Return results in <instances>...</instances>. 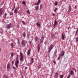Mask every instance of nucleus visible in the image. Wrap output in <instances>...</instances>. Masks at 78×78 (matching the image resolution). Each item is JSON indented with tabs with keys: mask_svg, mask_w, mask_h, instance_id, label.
I'll return each instance as SVG.
<instances>
[{
	"mask_svg": "<svg viewBox=\"0 0 78 78\" xmlns=\"http://www.w3.org/2000/svg\"><path fill=\"white\" fill-rule=\"evenodd\" d=\"M15 8H16V6H14L13 8H15Z\"/></svg>",
	"mask_w": 78,
	"mask_h": 78,
	"instance_id": "63",
	"label": "nucleus"
},
{
	"mask_svg": "<svg viewBox=\"0 0 78 78\" xmlns=\"http://www.w3.org/2000/svg\"><path fill=\"white\" fill-rule=\"evenodd\" d=\"M27 14H30V11L29 10H27Z\"/></svg>",
	"mask_w": 78,
	"mask_h": 78,
	"instance_id": "31",
	"label": "nucleus"
},
{
	"mask_svg": "<svg viewBox=\"0 0 78 78\" xmlns=\"http://www.w3.org/2000/svg\"><path fill=\"white\" fill-rule=\"evenodd\" d=\"M14 9H15V8H13L12 9V11H14Z\"/></svg>",
	"mask_w": 78,
	"mask_h": 78,
	"instance_id": "58",
	"label": "nucleus"
},
{
	"mask_svg": "<svg viewBox=\"0 0 78 78\" xmlns=\"http://www.w3.org/2000/svg\"><path fill=\"white\" fill-rule=\"evenodd\" d=\"M4 3V2H3L1 4H0V5H3V4Z\"/></svg>",
	"mask_w": 78,
	"mask_h": 78,
	"instance_id": "52",
	"label": "nucleus"
},
{
	"mask_svg": "<svg viewBox=\"0 0 78 78\" xmlns=\"http://www.w3.org/2000/svg\"><path fill=\"white\" fill-rule=\"evenodd\" d=\"M58 73H55V78H58Z\"/></svg>",
	"mask_w": 78,
	"mask_h": 78,
	"instance_id": "13",
	"label": "nucleus"
},
{
	"mask_svg": "<svg viewBox=\"0 0 78 78\" xmlns=\"http://www.w3.org/2000/svg\"><path fill=\"white\" fill-rule=\"evenodd\" d=\"M44 36H42L41 39H40L39 44H38L37 46L38 52H39V51L40 50V48L41 47V44H42L43 41H44Z\"/></svg>",
	"mask_w": 78,
	"mask_h": 78,
	"instance_id": "1",
	"label": "nucleus"
},
{
	"mask_svg": "<svg viewBox=\"0 0 78 78\" xmlns=\"http://www.w3.org/2000/svg\"><path fill=\"white\" fill-rule=\"evenodd\" d=\"M70 76H68L67 77V78H70Z\"/></svg>",
	"mask_w": 78,
	"mask_h": 78,
	"instance_id": "54",
	"label": "nucleus"
},
{
	"mask_svg": "<svg viewBox=\"0 0 78 78\" xmlns=\"http://www.w3.org/2000/svg\"><path fill=\"white\" fill-rule=\"evenodd\" d=\"M40 9H42V4H41L40 6Z\"/></svg>",
	"mask_w": 78,
	"mask_h": 78,
	"instance_id": "47",
	"label": "nucleus"
},
{
	"mask_svg": "<svg viewBox=\"0 0 78 78\" xmlns=\"http://www.w3.org/2000/svg\"><path fill=\"white\" fill-rule=\"evenodd\" d=\"M36 25L39 27V28H41V24L39 23H37Z\"/></svg>",
	"mask_w": 78,
	"mask_h": 78,
	"instance_id": "11",
	"label": "nucleus"
},
{
	"mask_svg": "<svg viewBox=\"0 0 78 78\" xmlns=\"http://www.w3.org/2000/svg\"><path fill=\"white\" fill-rule=\"evenodd\" d=\"M78 34H76V33L75 36V37L76 36V35Z\"/></svg>",
	"mask_w": 78,
	"mask_h": 78,
	"instance_id": "56",
	"label": "nucleus"
},
{
	"mask_svg": "<svg viewBox=\"0 0 78 78\" xmlns=\"http://www.w3.org/2000/svg\"><path fill=\"white\" fill-rule=\"evenodd\" d=\"M1 33V34H2L3 33V30H2L1 31H0Z\"/></svg>",
	"mask_w": 78,
	"mask_h": 78,
	"instance_id": "43",
	"label": "nucleus"
},
{
	"mask_svg": "<svg viewBox=\"0 0 78 78\" xmlns=\"http://www.w3.org/2000/svg\"><path fill=\"white\" fill-rule=\"evenodd\" d=\"M77 6H76H76H75V9H76V7H77Z\"/></svg>",
	"mask_w": 78,
	"mask_h": 78,
	"instance_id": "55",
	"label": "nucleus"
},
{
	"mask_svg": "<svg viewBox=\"0 0 78 78\" xmlns=\"http://www.w3.org/2000/svg\"><path fill=\"white\" fill-rule=\"evenodd\" d=\"M14 12L15 14H17L18 13V11L17 10V9H15L14 10Z\"/></svg>",
	"mask_w": 78,
	"mask_h": 78,
	"instance_id": "15",
	"label": "nucleus"
},
{
	"mask_svg": "<svg viewBox=\"0 0 78 78\" xmlns=\"http://www.w3.org/2000/svg\"><path fill=\"white\" fill-rule=\"evenodd\" d=\"M6 16H7V14H6V13L4 15V16H3L4 18H6Z\"/></svg>",
	"mask_w": 78,
	"mask_h": 78,
	"instance_id": "25",
	"label": "nucleus"
},
{
	"mask_svg": "<svg viewBox=\"0 0 78 78\" xmlns=\"http://www.w3.org/2000/svg\"><path fill=\"white\" fill-rule=\"evenodd\" d=\"M12 68L14 69H16V67L14 66H13Z\"/></svg>",
	"mask_w": 78,
	"mask_h": 78,
	"instance_id": "45",
	"label": "nucleus"
},
{
	"mask_svg": "<svg viewBox=\"0 0 78 78\" xmlns=\"http://www.w3.org/2000/svg\"><path fill=\"white\" fill-rule=\"evenodd\" d=\"M47 41H46L45 42H44V44H45V45H47V44H47Z\"/></svg>",
	"mask_w": 78,
	"mask_h": 78,
	"instance_id": "48",
	"label": "nucleus"
},
{
	"mask_svg": "<svg viewBox=\"0 0 78 78\" xmlns=\"http://www.w3.org/2000/svg\"><path fill=\"white\" fill-rule=\"evenodd\" d=\"M34 62V59L33 58H32L30 61V64L31 65V64H32Z\"/></svg>",
	"mask_w": 78,
	"mask_h": 78,
	"instance_id": "12",
	"label": "nucleus"
},
{
	"mask_svg": "<svg viewBox=\"0 0 78 78\" xmlns=\"http://www.w3.org/2000/svg\"><path fill=\"white\" fill-rule=\"evenodd\" d=\"M41 2V0H38L37 2H39L40 3V2Z\"/></svg>",
	"mask_w": 78,
	"mask_h": 78,
	"instance_id": "50",
	"label": "nucleus"
},
{
	"mask_svg": "<svg viewBox=\"0 0 78 78\" xmlns=\"http://www.w3.org/2000/svg\"><path fill=\"white\" fill-rule=\"evenodd\" d=\"M12 24L11 23H10L9 24L7 25L6 26V28H7V29H9L10 28H12Z\"/></svg>",
	"mask_w": 78,
	"mask_h": 78,
	"instance_id": "4",
	"label": "nucleus"
},
{
	"mask_svg": "<svg viewBox=\"0 0 78 78\" xmlns=\"http://www.w3.org/2000/svg\"><path fill=\"white\" fill-rule=\"evenodd\" d=\"M2 12H3V10L0 9V16H1L2 14Z\"/></svg>",
	"mask_w": 78,
	"mask_h": 78,
	"instance_id": "21",
	"label": "nucleus"
},
{
	"mask_svg": "<svg viewBox=\"0 0 78 78\" xmlns=\"http://www.w3.org/2000/svg\"><path fill=\"white\" fill-rule=\"evenodd\" d=\"M64 54H65V51H62L60 53V54H59V56H63L64 55Z\"/></svg>",
	"mask_w": 78,
	"mask_h": 78,
	"instance_id": "9",
	"label": "nucleus"
},
{
	"mask_svg": "<svg viewBox=\"0 0 78 78\" xmlns=\"http://www.w3.org/2000/svg\"><path fill=\"white\" fill-rule=\"evenodd\" d=\"M23 56L20 57V61H22L23 62Z\"/></svg>",
	"mask_w": 78,
	"mask_h": 78,
	"instance_id": "17",
	"label": "nucleus"
},
{
	"mask_svg": "<svg viewBox=\"0 0 78 78\" xmlns=\"http://www.w3.org/2000/svg\"><path fill=\"white\" fill-rule=\"evenodd\" d=\"M55 47V46L54 45L52 44H51L50 46L48 48V52H49L50 53V51H51V50L53 48V47Z\"/></svg>",
	"mask_w": 78,
	"mask_h": 78,
	"instance_id": "2",
	"label": "nucleus"
},
{
	"mask_svg": "<svg viewBox=\"0 0 78 78\" xmlns=\"http://www.w3.org/2000/svg\"><path fill=\"white\" fill-rule=\"evenodd\" d=\"M61 55H59V56L58 58V60H59V59H60V57H61Z\"/></svg>",
	"mask_w": 78,
	"mask_h": 78,
	"instance_id": "40",
	"label": "nucleus"
},
{
	"mask_svg": "<svg viewBox=\"0 0 78 78\" xmlns=\"http://www.w3.org/2000/svg\"><path fill=\"white\" fill-rule=\"evenodd\" d=\"M56 56V52H55L53 54V58H55V57Z\"/></svg>",
	"mask_w": 78,
	"mask_h": 78,
	"instance_id": "19",
	"label": "nucleus"
},
{
	"mask_svg": "<svg viewBox=\"0 0 78 78\" xmlns=\"http://www.w3.org/2000/svg\"><path fill=\"white\" fill-rule=\"evenodd\" d=\"M40 39L37 36H36L35 37V42H37Z\"/></svg>",
	"mask_w": 78,
	"mask_h": 78,
	"instance_id": "10",
	"label": "nucleus"
},
{
	"mask_svg": "<svg viewBox=\"0 0 78 78\" xmlns=\"http://www.w3.org/2000/svg\"><path fill=\"white\" fill-rule=\"evenodd\" d=\"M72 69H73V70H75V69L74 68H72Z\"/></svg>",
	"mask_w": 78,
	"mask_h": 78,
	"instance_id": "60",
	"label": "nucleus"
},
{
	"mask_svg": "<svg viewBox=\"0 0 78 78\" xmlns=\"http://www.w3.org/2000/svg\"><path fill=\"white\" fill-rule=\"evenodd\" d=\"M9 16H12V15H13V13H12V12H10L9 13Z\"/></svg>",
	"mask_w": 78,
	"mask_h": 78,
	"instance_id": "35",
	"label": "nucleus"
},
{
	"mask_svg": "<svg viewBox=\"0 0 78 78\" xmlns=\"http://www.w3.org/2000/svg\"><path fill=\"white\" fill-rule=\"evenodd\" d=\"M62 2H66V0H62Z\"/></svg>",
	"mask_w": 78,
	"mask_h": 78,
	"instance_id": "44",
	"label": "nucleus"
},
{
	"mask_svg": "<svg viewBox=\"0 0 78 78\" xmlns=\"http://www.w3.org/2000/svg\"><path fill=\"white\" fill-rule=\"evenodd\" d=\"M10 45L12 48H14V44H13L12 43H11L10 44Z\"/></svg>",
	"mask_w": 78,
	"mask_h": 78,
	"instance_id": "20",
	"label": "nucleus"
},
{
	"mask_svg": "<svg viewBox=\"0 0 78 78\" xmlns=\"http://www.w3.org/2000/svg\"><path fill=\"white\" fill-rule=\"evenodd\" d=\"M20 57H22V56H23V55H22V54L21 53H20Z\"/></svg>",
	"mask_w": 78,
	"mask_h": 78,
	"instance_id": "42",
	"label": "nucleus"
},
{
	"mask_svg": "<svg viewBox=\"0 0 78 78\" xmlns=\"http://www.w3.org/2000/svg\"><path fill=\"white\" fill-rule=\"evenodd\" d=\"M17 41H18V42H19V39H18V40H17Z\"/></svg>",
	"mask_w": 78,
	"mask_h": 78,
	"instance_id": "61",
	"label": "nucleus"
},
{
	"mask_svg": "<svg viewBox=\"0 0 78 78\" xmlns=\"http://www.w3.org/2000/svg\"><path fill=\"white\" fill-rule=\"evenodd\" d=\"M51 36L52 37H53L55 36V35L53 33L51 34Z\"/></svg>",
	"mask_w": 78,
	"mask_h": 78,
	"instance_id": "27",
	"label": "nucleus"
},
{
	"mask_svg": "<svg viewBox=\"0 0 78 78\" xmlns=\"http://www.w3.org/2000/svg\"><path fill=\"white\" fill-rule=\"evenodd\" d=\"M27 39H29V38H30V34H27Z\"/></svg>",
	"mask_w": 78,
	"mask_h": 78,
	"instance_id": "23",
	"label": "nucleus"
},
{
	"mask_svg": "<svg viewBox=\"0 0 78 78\" xmlns=\"http://www.w3.org/2000/svg\"><path fill=\"white\" fill-rule=\"evenodd\" d=\"M63 75H61L60 76V78H63Z\"/></svg>",
	"mask_w": 78,
	"mask_h": 78,
	"instance_id": "34",
	"label": "nucleus"
},
{
	"mask_svg": "<svg viewBox=\"0 0 78 78\" xmlns=\"http://www.w3.org/2000/svg\"><path fill=\"white\" fill-rule=\"evenodd\" d=\"M11 57H13V56H14V53L13 52H12L11 53Z\"/></svg>",
	"mask_w": 78,
	"mask_h": 78,
	"instance_id": "28",
	"label": "nucleus"
},
{
	"mask_svg": "<svg viewBox=\"0 0 78 78\" xmlns=\"http://www.w3.org/2000/svg\"><path fill=\"white\" fill-rule=\"evenodd\" d=\"M31 42H32V41H30L29 42V43L30 45H31Z\"/></svg>",
	"mask_w": 78,
	"mask_h": 78,
	"instance_id": "38",
	"label": "nucleus"
},
{
	"mask_svg": "<svg viewBox=\"0 0 78 78\" xmlns=\"http://www.w3.org/2000/svg\"><path fill=\"white\" fill-rule=\"evenodd\" d=\"M39 3L38 2H37V3H36L35 4H34V5H39Z\"/></svg>",
	"mask_w": 78,
	"mask_h": 78,
	"instance_id": "29",
	"label": "nucleus"
},
{
	"mask_svg": "<svg viewBox=\"0 0 78 78\" xmlns=\"http://www.w3.org/2000/svg\"><path fill=\"white\" fill-rule=\"evenodd\" d=\"M16 61L15 62V65L16 67H18V64L19 63V60L18 59V57H17L16 60Z\"/></svg>",
	"mask_w": 78,
	"mask_h": 78,
	"instance_id": "3",
	"label": "nucleus"
},
{
	"mask_svg": "<svg viewBox=\"0 0 78 78\" xmlns=\"http://www.w3.org/2000/svg\"><path fill=\"white\" fill-rule=\"evenodd\" d=\"M12 65H13V64H14V61H12Z\"/></svg>",
	"mask_w": 78,
	"mask_h": 78,
	"instance_id": "53",
	"label": "nucleus"
},
{
	"mask_svg": "<svg viewBox=\"0 0 78 78\" xmlns=\"http://www.w3.org/2000/svg\"><path fill=\"white\" fill-rule=\"evenodd\" d=\"M30 51H31L30 50H28V51L27 52V56H28V55H30Z\"/></svg>",
	"mask_w": 78,
	"mask_h": 78,
	"instance_id": "14",
	"label": "nucleus"
},
{
	"mask_svg": "<svg viewBox=\"0 0 78 78\" xmlns=\"http://www.w3.org/2000/svg\"><path fill=\"white\" fill-rule=\"evenodd\" d=\"M68 76H70V73L69 74Z\"/></svg>",
	"mask_w": 78,
	"mask_h": 78,
	"instance_id": "57",
	"label": "nucleus"
},
{
	"mask_svg": "<svg viewBox=\"0 0 78 78\" xmlns=\"http://www.w3.org/2000/svg\"><path fill=\"white\" fill-rule=\"evenodd\" d=\"M53 62L54 63V64L55 65L56 64V61L55 60H54L53 61Z\"/></svg>",
	"mask_w": 78,
	"mask_h": 78,
	"instance_id": "32",
	"label": "nucleus"
},
{
	"mask_svg": "<svg viewBox=\"0 0 78 78\" xmlns=\"http://www.w3.org/2000/svg\"><path fill=\"white\" fill-rule=\"evenodd\" d=\"M57 9H58V8H56L54 10V12H56V11H57Z\"/></svg>",
	"mask_w": 78,
	"mask_h": 78,
	"instance_id": "36",
	"label": "nucleus"
},
{
	"mask_svg": "<svg viewBox=\"0 0 78 78\" xmlns=\"http://www.w3.org/2000/svg\"><path fill=\"white\" fill-rule=\"evenodd\" d=\"M22 4L23 5H26V3H25V2L24 1L23 2Z\"/></svg>",
	"mask_w": 78,
	"mask_h": 78,
	"instance_id": "30",
	"label": "nucleus"
},
{
	"mask_svg": "<svg viewBox=\"0 0 78 78\" xmlns=\"http://www.w3.org/2000/svg\"><path fill=\"white\" fill-rule=\"evenodd\" d=\"M22 23H23V24H24V25L25 24V21H22Z\"/></svg>",
	"mask_w": 78,
	"mask_h": 78,
	"instance_id": "37",
	"label": "nucleus"
},
{
	"mask_svg": "<svg viewBox=\"0 0 78 78\" xmlns=\"http://www.w3.org/2000/svg\"><path fill=\"white\" fill-rule=\"evenodd\" d=\"M74 70L75 71V72H76V69H74Z\"/></svg>",
	"mask_w": 78,
	"mask_h": 78,
	"instance_id": "59",
	"label": "nucleus"
},
{
	"mask_svg": "<svg viewBox=\"0 0 78 78\" xmlns=\"http://www.w3.org/2000/svg\"><path fill=\"white\" fill-rule=\"evenodd\" d=\"M68 30H69V27H68Z\"/></svg>",
	"mask_w": 78,
	"mask_h": 78,
	"instance_id": "64",
	"label": "nucleus"
},
{
	"mask_svg": "<svg viewBox=\"0 0 78 78\" xmlns=\"http://www.w3.org/2000/svg\"><path fill=\"white\" fill-rule=\"evenodd\" d=\"M57 5H58V2L57 1H56L55 3V6H57Z\"/></svg>",
	"mask_w": 78,
	"mask_h": 78,
	"instance_id": "26",
	"label": "nucleus"
},
{
	"mask_svg": "<svg viewBox=\"0 0 78 78\" xmlns=\"http://www.w3.org/2000/svg\"><path fill=\"white\" fill-rule=\"evenodd\" d=\"M23 36V37H24V38H25V37H26V34H25V33H24Z\"/></svg>",
	"mask_w": 78,
	"mask_h": 78,
	"instance_id": "24",
	"label": "nucleus"
},
{
	"mask_svg": "<svg viewBox=\"0 0 78 78\" xmlns=\"http://www.w3.org/2000/svg\"><path fill=\"white\" fill-rule=\"evenodd\" d=\"M62 40H65V38H66V35L62 33Z\"/></svg>",
	"mask_w": 78,
	"mask_h": 78,
	"instance_id": "6",
	"label": "nucleus"
},
{
	"mask_svg": "<svg viewBox=\"0 0 78 78\" xmlns=\"http://www.w3.org/2000/svg\"><path fill=\"white\" fill-rule=\"evenodd\" d=\"M7 68L8 71H9L10 70V64L9 63L7 64Z\"/></svg>",
	"mask_w": 78,
	"mask_h": 78,
	"instance_id": "7",
	"label": "nucleus"
},
{
	"mask_svg": "<svg viewBox=\"0 0 78 78\" xmlns=\"http://www.w3.org/2000/svg\"><path fill=\"white\" fill-rule=\"evenodd\" d=\"M1 52V48H0V53Z\"/></svg>",
	"mask_w": 78,
	"mask_h": 78,
	"instance_id": "62",
	"label": "nucleus"
},
{
	"mask_svg": "<svg viewBox=\"0 0 78 78\" xmlns=\"http://www.w3.org/2000/svg\"><path fill=\"white\" fill-rule=\"evenodd\" d=\"M27 69H28V67L25 66V70H27Z\"/></svg>",
	"mask_w": 78,
	"mask_h": 78,
	"instance_id": "51",
	"label": "nucleus"
},
{
	"mask_svg": "<svg viewBox=\"0 0 78 78\" xmlns=\"http://www.w3.org/2000/svg\"><path fill=\"white\" fill-rule=\"evenodd\" d=\"M41 65H39V66L38 67V69H39L41 68Z\"/></svg>",
	"mask_w": 78,
	"mask_h": 78,
	"instance_id": "33",
	"label": "nucleus"
},
{
	"mask_svg": "<svg viewBox=\"0 0 78 78\" xmlns=\"http://www.w3.org/2000/svg\"><path fill=\"white\" fill-rule=\"evenodd\" d=\"M69 13H70V11H71V10L72 9V8H71V5H70L69 7Z\"/></svg>",
	"mask_w": 78,
	"mask_h": 78,
	"instance_id": "16",
	"label": "nucleus"
},
{
	"mask_svg": "<svg viewBox=\"0 0 78 78\" xmlns=\"http://www.w3.org/2000/svg\"><path fill=\"white\" fill-rule=\"evenodd\" d=\"M76 42H78V37H77L76 38Z\"/></svg>",
	"mask_w": 78,
	"mask_h": 78,
	"instance_id": "46",
	"label": "nucleus"
},
{
	"mask_svg": "<svg viewBox=\"0 0 78 78\" xmlns=\"http://www.w3.org/2000/svg\"><path fill=\"white\" fill-rule=\"evenodd\" d=\"M78 28L77 29V30L76 31V33L78 34Z\"/></svg>",
	"mask_w": 78,
	"mask_h": 78,
	"instance_id": "41",
	"label": "nucleus"
},
{
	"mask_svg": "<svg viewBox=\"0 0 78 78\" xmlns=\"http://www.w3.org/2000/svg\"><path fill=\"white\" fill-rule=\"evenodd\" d=\"M18 45L19 46L20 45V42H17Z\"/></svg>",
	"mask_w": 78,
	"mask_h": 78,
	"instance_id": "49",
	"label": "nucleus"
},
{
	"mask_svg": "<svg viewBox=\"0 0 78 78\" xmlns=\"http://www.w3.org/2000/svg\"><path fill=\"white\" fill-rule=\"evenodd\" d=\"M58 25V22L56 21V20H55L54 21V27H55Z\"/></svg>",
	"mask_w": 78,
	"mask_h": 78,
	"instance_id": "8",
	"label": "nucleus"
},
{
	"mask_svg": "<svg viewBox=\"0 0 78 78\" xmlns=\"http://www.w3.org/2000/svg\"><path fill=\"white\" fill-rule=\"evenodd\" d=\"M52 15L53 16H54V17H55V13H52Z\"/></svg>",
	"mask_w": 78,
	"mask_h": 78,
	"instance_id": "39",
	"label": "nucleus"
},
{
	"mask_svg": "<svg viewBox=\"0 0 78 78\" xmlns=\"http://www.w3.org/2000/svg\"><path fill=\"white\" fill-rule=\"evenodd\" d=\"M21 45L22 47H25V42L24 41L22 40L21 41Z\"/></svg>",
	"mask_w": 78,
	"mask_h": 78,
	"instance_id": "5",
	"label": "nucleus"
},
{
	"mask_svg": "<svg viewBox=\"0 0 78 78\" xmlns=\"http://www.w3.org/2000/svg\"><path fill=\"white\" fill-rule=\"evenodd\" d=\"M70 74H71V75H73V74H74V73H73V71L72 70H71L70 72Z\"/></svg>",
	"mask_w": 78,
	"mask_h": 78,
	"instance_id": "18",
	"label": "nucleus"
},
{
	"mask_svg": "<svg viewBox=\"0 0 78 78\" xmlns=\"http://www.w3.org/2000/svg\"><path fill=\"white\" fill-rule=\"evenodd\" d=\"M39 9V7L38 6H36L35 7V10L36 11H38V9Z\"/></svg>",
	"mask_w": 78,
	"mask_h": 78,
	"instance_id": "22",
	"label": "nucleus"
}]
</instances>
